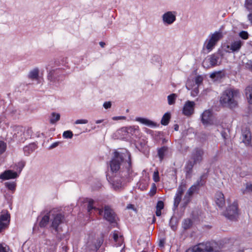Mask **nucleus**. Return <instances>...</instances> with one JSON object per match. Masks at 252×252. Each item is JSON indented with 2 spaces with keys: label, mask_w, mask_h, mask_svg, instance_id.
Masks as SVG:
<instances>
[{
  "label": "nucleus",
  "mask_w": 252,
  "mask_h": 252,
  "mask_svg": "<svg viewBox=\"0 0 252 252\" xmlns=\"http://www.w3.org/2000/svg\"><path fill=\"white\" fill-rule=\"evenodd\" d=\"M192 224L191 220L189 219H185L183 222V227L185 229L189 228Z\"/></svg>",
  "instance_id": "obj_33"
},
{
  "label": "nucleus",
  "mask_w": 252,
  "mask_h": 252,
  "mask_svg": "<svg viewBox=\"0 0 252 252\" xmlns=\"http://www.w3.org/2000/svg\"><path fill=\"white\" fill-rule=\"evenodd\" d=\"M239 36L243 39H247L249 37V34L247 32L242 31L239 33Z\"/></svg>",
  "instance_id": "obj_42"
},
{
  "label": "nucleus",
  "mask_w": 252,
  "mask_h": 252,
  "mask_svg": "<svg viewBox=\"0 0 252 252\" xmlns=\"http://www.w3.org/2000/svg\"><path fill=\"white\" fill-rule=\"evenodd\" d=\"M111 106V103L110 101L105 102L103 104V107L105 109L110 108Z\"/></svg>",
  "instance_id": "obj_51"
},
{
  "label": "nucleus",
  "mask_w": 252,
  "mask_h": 252,
  "mask_svg": "<svg viewBox=\"0 0 252 252\" xmlns=\"http://www.w3.org/2000/svg\"><path fill=\"white\" fill-rule=\"evenodd\" d=\"M164 207V203L162 201H158L156 206L157 210H162Z\"/></svg>",
  "instance_id": "obj_44"
},
{
  "label": "nucleus",
  "mask_w": 252,
  "mask_h": 252,
  "mask_svg": "<svg viewBox=\"0 0 252 252\" xmlns=\"http://www.w3.org/2000/svg\"><path fill=\"white\" fill-rule=\"evenodd\" d=\"M28 77L32 80H37L39 77V69L34 68L31 70L28 74Z\"/></svg>",
  "instance_id": "obj_26"
},
{
  "label": "nucleus",
  "mask_w": 252,
  "mask_h": 252,
  "mask_svg": "<svg viewBox=\"0 0 252 252\" xmlns=\"http://www.w3.org/2000/svg\"><path fill=\"white\" fill-rule=\"evenodd\" d=\"M102 242L101 240H99L97 241V244L95 245L94 248H92L91 249L94 251H97L101 246Z\"/></svg>",
  "instance_id": "obj_46"
},
{
  "label": "nucleus",
  "mask_w": 252,
  "mask_h": 252,
  "mask_svg": "<svg viewBox=\"0 0 252 252\" xmlns=\"http://www.w3.org/2000/svg\"><path fill=\"white\" fill-rule=\"evenodd\" d=\"M192 83H193V81L189 80L188 81L186 84V87L188 90H190L193 88V86H192Z\"/></svg>",
  "instance_id": "obj_50"
},
{
  "label": "nucleus",
  "mask_w": 252,
  "mask_h": 252,
  "mask_svg": "<svg viewBox=\"0 0 252 252\" xmlns=\"http://www.w3.org/2000/svg\"><path fill=\"white\" fill-rule=\"evenodd\" d=\"M59 145V142H55L54 143H53L50 147V149H53V148H54L55 147H56L57 146H58V145Z\"/></svg>",
  "instance_id": "obj_54"
},
{
  "label": "nucleus",
  "mask_w": 252,
  "mask_h": 252,
  "mask_svg": "<svg viewBox=\"0 0 252 252\" xmlns=\"http://www.w3.org/2000/svg\"><path fill=\"white\" fill-rule=\"evenodd\" d=\"M94 201L93 199H88V207H87L88 212L90 213H91L92 211L93 210H94L95 211H97L99 215H101L103 213V210L95 208V207H94Z\"/></svg>",
  "instance_id": "obj_24"
},
{
  "label": "nucleus",
  "mask_w": 252,
  "mask_h": 252,
  "mask_svg": "<svg viewBox=\"0 0 252 252\" xmlns=\"http://www.w3.org/2000/svg\"><path fill=\"white\" fill-rule=\"evenodd\" d=\"M212 116L211 112L209 110H205L202 114V122L205 124H208L211 121Z\"/></svg>",
  "instance_id": "obj_22"
},
{
  "label": "nucleus",
  "mask_w": 252,
  "mask_h": 252,
  "mask_svg": "<svg viewBox=\"0 0 252 252\" xmlns=\"http://www.w3.org/2000/svg\"><path fill=\"white\" fill-rule=\"evenodd\" d=\"M244 5L248 10H252V0H245Z\"/></svg>",
  "instance_id": "obj_38"
},
{
  "label": "nucleus",
  "mask_w": 252,
  "mask_h": 252,
  "mask_svg": "<svg viewBox=\"0 0 252 252\" xmlns=\"http://www.w3.org/2000/svg\"><path fill=\"white\" fill-rule=\"evenodd\" d=\"M128 209H132L133 208V206L131 204H129L127 206Z\"/></svg>",
  "instance_id": "obj_60"
},
{
  "label": "nucleus",
  "mask_w": 252,
  "mask_h": 252,
  "mask_svg": "<svg viewBox=\"0 0 252 252\" xmlns=\"http://www.w3.org/2000/svg\"><path fill=\"white\" fill-rule=\"evenodd\" d=\"M191 250L193 252H213V248L211 243H200L194 246Z\"/></svg>",
  "instance_id": "obj_12"
},
{
  "label": "nucleus",
  "mask_w": 252,
  "mask_h": 252,
  "mask_svg": "<svg viewBox=\"0 0 252 252\" xmlns=\"http://www.w3.org/2000/svg\"><path fill=\"white\" fill-rule=\"evenodd\" d=\"M171 118V115L170 113L167 112L164 114L161 120V124L162 125L166 126L169 123V120Z\"/></svg>",
  "instance_id": "obj_29"
},
{
  "label": "nucleus",
  "mask_w": 252,
  "mask_h": 252,
  "mask_svg": "<svg viewBox=\"0 0 252 252\" xmlns=\"http://www.w3.org/2000/svg\"><path fill=\"white\" fill-rule=\"evenodd\" d=\"M248 19L249 21L252 24V13L248 14Z\"/></svg>",
  "instance_id": "obj_55"
},
{
  "label": "nucleus",
  "mask_w": 252,
  "mask_h": 252,
  "mask_svg": "<svg viewBox=\"0 0 252 252\" xmlns=\"http://www.w3.org/2000/svg\"><path fill=\"white\" fill-rule=\"evenodd\" d=\"M168 151V148L166 146H163L160 148H159L158 150V155L160 159V161H161Z\"/></svg>",
  "instance_id": "obj_27"
},
{
  "label": "nucleus",
  "mask_w": 252,
  "mask_h": 252,
  "mask_svg": "<svg viewBox=\"0 0 252 252\" xmlns=\"http://www.w3.org/2000/svg\"><path fill=\"white\" fill-rule=\"evenodd\" d=\"M159 245H160V246H163V245L162 244L161 242H160V243H159Z\"/></svg>",
  "instance_id": "obj_64"
},
{
  "label": "nucleus",
  "mask_w": 252,
  "mask_h": 252,
  "mask_svg": "<svg viewBox=\"0 0 252 252\" xmlns=\"http://www.w3.org/2000/svg\"><path fill=\"white\" fill-rule=\"evenodd\" d=\"M195 102L188 100L186 102L183 108V114L186 116H190L194 113Z\"/></svg>",
  "instance_id": "obj_15"
},
{
  "label": "nucleus",
  "mask_w": 252,
  "mask_h": 252,
  "mask_svg": "<svg viewBox=\"0 0 252 252\" xmlns=\"http://www.w3.org/2000/svg\"><path fill=\"white\" fill-rule=\"evenodd\" d=\"M174 128L175 130L178 131L179 129V126L177 124H175L174 126Z\"/></svg>",
  "instance_id": "obj_57"
},
{
  "label": "nucleus",
  "mask_w": 252,
  "mask_h": 252,
  "mask_svg": "<svg viewBox=\"0 0 252 252\" xmlns=\"http://www.w3.org/2000/svg\"><path fill=\"white\" fill-rule=\"evenodd\" d=\"M203 77L201 76H197L195 78V83L196 86H199L203 81Z\"/></svg>",
  "instance_id": "obj_41"
},
{
  "label": "nucleus",
  "mask_w": 252,
  "mask_h": 252,
  "mask_svg": "<svg viewBox=\"0 0 252 252\" xmlns=\"http://www.w3.org/2000/svg\"><path fill=\"white\" fill-rule=\"evenodd\" d=\"M221 56H222V55L220 52L208 56L203 62V66L204 67L209 68L219 65L220 63Z\"/></svg>",
  "instance_id": "obj_5"
},
{
  "label": "nucleus",
  "mask_w": 252,
  "mask_h": 252,
  "mask_svg": "<svg viewBox=\"0 0 252 252\" xmlns=\"http://www.w3.org/2000/svg\"><path fill=\"white\" fill-rule=\"evenodd\" d=\"M245 94L250 103L252 104V86H248L245 89Z\"/></svg>",
  "instance_id": "obj_28"
},
{
  "label": "nucleus",
  "mask_w": 252,
  "mask_h": 252,
  "mask_svg": "<svg viewBox=\"0 0 252 252\" xmlns=\"http://www.w3.org/2000/svg\"><path fill=\"white\" fill-rule=\"evenodd\" d=\"M239 215L238 204L234 202L228 206L224 212V216L230 220H235Z\"/></svg>",
  "instance_id": "obj_7"
},
{
  "label": "nucleus",
  "mask_w": 252,
  "mask_h": 252,
  "mask_svg": "<svg viewBox=\"0 0 252 252\" xmlns=\"http://www.w3.org/2000/svg\"><path fill=\"white\" fill-rule=\"evenodd\" d=\"M51 214L50 229L53 233L58 235L62 231L61 225L64 220V216L62 213L57 212L56 210L50 211Z\"/></svg>",
  "instance_id": "obj_3"
},
{
  "label": "nucleus",
  "mask_w": 252,
  "mask_h": 252,
  "mask_svg": "<svg viewBox=\"0 0 252 252\" xmlns=\"http://www.w3.org/2000/svg\"><path fill=\"white\" fill-rule=\"evenodd\" d=\"M4 185L9 190L12 192L15 191L16 187V184L15 182H6L4 183Z\"/></svg>",
  "instance_id": "obj_31"
},
{
  "label": "nucleus",
  "mask_w": 252,
  "mask_h": 252,
  "mask_svg": "<svg viewBox=\"0 0 252 252\" xmlns=\"http://www.w3.org/2000/svg\"><path fill=\"white\" fill-rule=\"evenodd\" d=\"M9 249L6 246L4 247L2 245L0 244V252H9Z\"/></svg>",
  "instance_id": "obj_48"
},
{
  "label": "nucleus",
  "mask_w": 252,
  "mask_h": 252,
  "mask_svg": "<svg viewBox=\"0 0 252 252\" xmlns=\"http://www.w3.org/2000/svg\"><path fill=\"white\" fill-rule=\"evenodd\" d=\"M210 77L212 79H218L222 77V73L221 71H216L212 73Z\"/></svg>",
  "instance_id": "obj_37"
},
{
  "label": "nucleus",
  "mask_w": 252,
  "mask_h": 252,
  "mask_svg": "<svg viewBox=\"0 0 252 252\" xmlns=\"http://www.w3.org/2000/svg\"><path fill=\"white\" fill-rule=\"evenodd\" d=\"M103 121H104V120H99L96 121L95 123L96 124H99V123L103 122Z\"/></svg>",
  "instance_id": "obj_59"
},
{
  "label": "nucleus",
  "mask_w": 252,
  "mask_h": 252,
  "mask_svg": "<svg viewBox=\"0 0 252 252\" xmlns=\"http://www.w3.org/2000/svg\"><path fill=\"white\" fill-rule=\"evenodd\" d=\"M51 214H50V211L45 214L42 218L41 221L39 222V226L41 227H45L49 220H51Z\"/></svg>",
  "instance_id": "obj_25"
},
{
  "label": "nucleus",
  "mask_w": 252,
  "mask_h": 252,
  "mask_svg": "<svg viewBox=\"0 0 252 252\" xmlns=\"http://www.w3.org/2000/svg\"><path fill=\"white\" fill-rule=\"evenodd\" d=\"M222 37L221 32H216L210 36V38L206 40L204 46L210 52L215 46L217 43Z\"/></svg>",
  "instance_id": "obj_6"
},
{
  "label": "nucleus",
  "mask_w": 252,
  "mask_h": 252,
  "mask_svg": "<svg viewBox=\"0 0 252 252\" xmlns=\"http://www.w3.org/2000/svg\"><path fill=\"white\" fill-rule=\"evenodd\" d=\"M136 121L148 126L155 127L156 124L153 121L146 118L138 117L136 118Z\"/></svg>",
  "instance_id": "obj_21"
},
{
  "label": "nucleus",
  "mask_w": 252,
  "mask_h": 252,
  "mask_svg": "<svg viewBox=\"0 0 252 252\" xmlns=\"http://www.w3.org/2000/svg\"><path fill=\"white\" fill-rule=\"evenodd\" d=\"M63 136L64 138H71L73 136V133L72 131L67 130L63 133Z\"/></svg>",
  "instance_id": "obj_40"
},
{
  "label": "nucleus",
  "mask_w": 252,
  "mask_h": 252,
  "mask_svg": "<svg viewBox=\"0 0 252 252\" xmlns=\"http://www.w3.org/2000/svg\"><path fill=\"white\" fill-rule=\"evenodd\" d=\"M161 210H157L156 209V214L157 216L159 217V216H161Z\"/></svg>",
  "instance_id": "obj_56"
},
{
  "label": "nucleus",
  "mask_w": 252,
  "mask_h": 252,
  "mask_svg": "<svg viewBox=\"0 0 252 252\" xmlns=\"http://www.w3.org/2000/svg\"><path fill=\"white\" fill-rule=\"evenodd\" d=\"M243 142L246 146L251 144V134L249 129L246 128L242 130Z\"/></svg>",
  "instance_id": "obj_19"
},
{
  "label": "nucleus",
  "mask_w": 252,
  "mask_h": 252,
  "mask_svg": "<svg viewBox=\"0 0 252 252\" xmlns=\"http://www.w3.org/2000/svg\"><path fill=\"white\" fill-rule=\"evenodd\" d=\"M216 202L220 207H222L225 204V199L221 192H218L216 195Z\"/></svg>",
  "instance_id": "obj_20"
},
{
  "label": "nucleus",
  "mask_w": 252,
  "mask_h": 252,
  "mask_svg": "<svg viewBox=\"0 0 252 252\" xmlns=\"http://www.w3.org/2000/svg\"><path fill=\"white\" fill-rule=\"evenodd\" d=\"M101 215H103L104 218L109 221L113 223L115 221V214L112 209L108 206H105L104 211Z\"/></svg>",
  "instance_id": "obj_14"
},
{
  "label": "nucleus",
  "mask_w": 252,
  "mask_h": 252,
  "mask_svg": "<svg viewBox=\"0 0 252 252\" xmlns=\"http://www.w3.org/2000/svg\"><path fill=\"white\" fill-rule=\"evenodd\" d=\"M155 220H156V219H155V217H154L153 220V222H154L155 221Z\"/></svg>",
  "instance_id": "obj_63"
},
{
  "label": "nucleus",
  "mask_w": 252,
  "mask_h": 252,
  "mask_svg": "<svg viewBox=\"0 0 252 252\" xmlns=\"http://www.w3.org/2000/svg\"><path fill=\"white\" fill-rule=\"evenodd\" d=\"M10 216L8 214H4L0 215V232L6 228L9 223Z\"/></svg>",
  "instance_id": "obj_17"
},
{
  "label": "nucleus",
  "mask_w": 252,
  "mask_h": 252,
  "mask_svg": "<svg viewBox=\"0 0 252 252\" xmlns=\"http://www.w3.org/2000/svg\"><path fill=\"white\" fill-rule=\"evenodd\" d=\"M177 95L175 94H172L167 97L168 103L169 105H173L175 102Z\"/></svg>",
  "instance_id": "obj_34"
},
{
  "label": "nucleus",
  "mask_w": 252,
  "mask_h": 252,
  "mask_svg": "<svg viewBox=\"0 0 252 252\" xmlns=\"http://www.w3.org/2000/svg\"><path fill=\"white\" fill-rule=\"evenodd\" d=\"M60 119V115L59 113H56L55 112H53L51 114V117L50 119V122L51 124H55L57 122H58Z\"/></svg>",
  "instance_id": "obj_32"
},
{
  "label": "nucleus",
  "mask_w": 252,
  "mask_h": 252,
  "mask_svg": "<svg viewBox=\"0 0 252 252\" xmlns=\"http://www.w3.org/2000/svg\"><path fill=\"white\" fill-rule=\"evenodd\" d=\"M18 176L16 172L11 170H7L0 174V179L3 180L15 179Z\"/></svg>",
  "instance_id": "obj_18"
},
{
  "label": "nucleus",
  "mask_w": 252,
  "mask_h": 252,
  "mask_svg": "<svg viewBox=\"0 0 252 252\" xmlns=\"http://www.w3.org/2000/svg\"><path fill=\"white\" fill-rule=\"evenodd\" d=\"M243 44V42L240 40H234L230 43V45H227L225 48L226 52H238L240 51L242 46Z\"/></svg>",
  "instance_id": "obj_13"
},
{
  "label": "nucleus",
  "mask_w": 252,
  "mask_h": 252,
  "mask_svg": "<svg viewBox=\"0 0 252 252\" xmlns=\"http://www.w3.org/2000/svg\"><path fill=\"white\" fill-rule=\"evenodd\" d=\"M153 180L155 182H158L159 181V174L158 170L154 172Z\"/></svg>",
  "instance_id": "obj_43"
},
{
  "label": "nucleus",
  "mask_w": 252,
  "mask_h": 252,
  "mask_svg": "<svg viewBox=\"0 0 252 252\" xmlns=\"http://www.w3.org/2000/svg\"><path fill=\"white\" fill-rule=\"evenodd\" d=\"M186 188V184L184 182H182L178 188L177 193L183 195L185 189Z\"/></svg>",
  "instance_id": "obj_36"
},
{
  "label": "nucleus",
  "mask_w": 252,
  "mask_h": 252,
  "mask_svg": "<svg viewBox=\"0 0 252 252\" xmlns=\"http://www.w3.org/2000/svg\"><path fill=\"white\" fill-rule=\"evenodd\" d=\"M174 11H168L162 16V21L164 24L171 25L176 20V14Z\"/></svg>",
  "instance_id": "obj_16"
},
{
  "label": "nucleus",
  "mask_w": 252,
  "mask_h": 252,
  "mask_svg": "<svg viewBox=\"0 0 252 252\" xmlns=\"http://www.w3.org/2000/svg\"><path fill=\"white\" fill-rule=\"evenodd\" d=\"M238 95L239 91L237 90L227 89L222 93L220 100V103L224 107L234 108L237 105L236 98Z\"/></svg>",
  "instance_id": "obj_2"
},
{
  "label": "nucleus",
  "mask_w": 252,
  "mask_h": 252,
  "mask_svg": "<svg viewBox=\"0 0 252 252\" xmlns=\"http://www.w3.org/2000/svg\"><path fill=\"white\" fill-rule=\"evenodd\" d=\"M112 119L113 120H125L126 117L125 116L114 117Z\"/></svg>",
  "instance_id": "obj_52"
},
{
  "label": "nucleus",
  "mask_w": 252,
  "mask_h": 252,
  "mask_svg": "<svg viewBox=\"0 0 252 252\" xmlns=\"http://www.w3.org/2000/svg\"><path fill=\"white\" fill-rule=\"evenodd\" d=\"M6 149V144L3 141H0V155L3 153Z\"/></svg>",
  "instance_id": "obj_39"
},
{
  "label": "nucleus",
  "mask_w": 252,
  "mask_h": 252,
  "mask_svg": "<svg viewBox=\"0 0 252 252\" xmlns=\"http://www.w3.org/2000/svg\"><path fill=\"white\" fill-rule=\"evenodd\" d=\"M99 45H100V46L101 47H104V45H105V43L103 42H99Z\"/></svg>",
  "instance_id": "obj_58"
},
{
  "label": "nucleus",
  "mask_w": 252,
  "mask_h": 252,
  "mask_svg": "<svg viewBox=\"0 0 252 252\" xmlns=\"http://www.w3.org/2000/svg\"><path fill=\"white\" fill-rule=\"evenodd\" d=\"M202 178L203 176H201L199 179H198L196 182L188 189L184 197V200H185L186 204L188 203L190 197L193 194L196 189H198L199 187L204 185V182L202 180Z\"/></svg>",
  "instance_id": "obj_10"
},
{
  "label": "nucleus",
  "mask_w": 252,
  "mask_h": 252,
  "mask_svg": "<svg viewBox=\"0 0 252 252\" xmlns=\"http://www.w3.org/2000/svg\"><path fill=\"white\" fill-rule=\"evenodd\" d=\"M118 238H119V235L118 234L115 232L113 234V239L115 241L117 242L118 240Z\"/></svg>",
  "instance_id": "obj_53"
},
{
  "label": "nucleus",
  "mask_w": 252,
  "mask_h": 252,
  "mask_svg": "<svg viewBox=\"0 0 252 252\" xmlns=\"http://www.w3.org/2000/svg\"><path fill=\"white\" fill-rule=\"evenodd\" d=\"M236 252H244L243 250H239L237 251Z\"/></svg>",
  "instance_id": "obj_62"
},
{
  "label": "nucleus",
  "mask_w": 252,
  "mask_h": 252,
  "mask_svg": "<svg viewBox=\"0 0 252 252\" xmlns=\"http://www.w3.org/2000/svg\"><path fill=\"white\" fill-rule=\"evenodd\" d=\"M186 252H193V251H192V250H191V248H189V249H188Z\"/></svg>",
  "instance_id": "obj_61"
},
{
  "label": "nucleus",
  "mask_w": 252,
  "mask_h": 252,
  "mask_svg": "<svg viewBox=\"0 0 252 252\" xmlns=\"http://www.w3.org/2000/svg\"><path fill=\"white\" fill-rule=\"evenodd\" d=\"M245 189H242L243 194H247L252 192V183L251 182L246 183L245 185Z\"/></svg>",
  "instance_id": "obj_30"
},
{
  "label": "nucleus",
  "mask_w": 252,
  "mask_h": 252,
  "mask_svg": "<svg viewBox=\"0 0 252 252\" xmlns=\"http://www.w3.org/2000/svg\"><path fill=\"white\" fill-rule=\"evenodd\" d=\"M36 148L37 146L34 143H31L29 145L25 146L23 148L25 155L26 156L30 155L36 149Z\"/></svg>",
  "instance_id": "obj_23"
},
{
  "label": "nucleus",
  "mask_w": 252,
  "mask_h": 252,
  "mask_svg": "<svg viewBox=\"0 0 252 252\" xmlns=\"http://www.w3.org/2000/svg\"><path fill=\"white\" fill-rule=\"evenodd\" d=\"M25 165V162L24 161H20L18 164V168L19 169V172H20L23 167Z\"/></svg>",
  "instance_id": "obj_49"
},
{
  "label": "nucleus",
  "mask_w": 252,
  "mask_h": 252,
  "mask_svg": "<svg viewBox=\"0 0 252 252\" xmlns=\"http://www.w3.org/2000/svg\"><path fill=\"white\" fill-rule=\"evenodd\" d=\"M182 197V195L176 193L175 198H174V206L176 208H177L178 206V205L181 200Z\"/></svg>",
  "instance_id": "obj_35"
},
{
  "label": "nucleus",
  "mask_w": 252,
  "mask_h": 252,
  "mask_svg": "<svg viewBox=\"0 0 252 252\" xmlns=\"http://www.w3.org/2000/svg\"><path fill=\"white\" fill-rule=\"evenodd\" d=\"M88 123V121L86 119H80L75 121V124H86Z\"/></svg>",
  "instance_id": "obj_47"
},
{
  "label": "nucleus",
  "mask_w": 252,
  "mask_h": 252,
  "mask_svg": "<svg viewBox=\"0 0 252 252\" xmlns=\"http://www.w3.org/2000/svg\"><path fill=\"white\" fill-rule=\"evenodd\" d=\"M110 166L112 172L120 170L121 174L124 173V177L130 175L132 173L130 153L126 150L124 152H115Z\"/></svg>",
  "instance_id": "obj_1"
},
{
  "label": "nucleus",
  "mask_w": 252,
  "mask_h": 252,
  "mask_svg": "<svg viewBox=\"0 0 252 252\" xmlns=\"http://www.w3.org/2000/svg\"><path fill=\"white\" fill-rule=\"evenodd\" d=\"M15 130V132L13 135V138H15L19 142H23L29 136V130H27L25 127L17 126Z\"/></svg>",
  "instance_id": "obj_9"
},
{
  "label": "nucleus",
  "mask_w": 252,
  "mask_h": 252,
  "mask_svg": "<svg viewBox=\"0 0 252 252\" xmlns=\"http://www.w3.org/2000/svg\"><path fill=\"white\" fill-rule=\"evenodd\" d=\"M204 154V150L201 148L197 147L192 151L191 153V159L193 161H190L188 162L186 167L188 172L192 170L195 164L200 163L202 161Z\"/></svg>",
  "instance_id": "obj_4"
},
{
  "label": "nucleus",
  "mask_w": 252,
  "mask_h": 252,
  "mask_svg": "<svg viewBox=\"0 0 252 252\" xmlns=\"http://www.w3.org/2000/svg\"><path fill=\"white\" fill-rule=\"evenodd\" d=\"M121 179H120V177L118 176H116L113 177L112 179H110V182L112 185L113 189L115 190H120L123 186V182L125 179L128 178L130 175H128L126 177H124V173H122L121 174Z\"/></svg>",
  "instance_id": "obj_11"
},
{
  "label": "nucleus",
  "mask_w": 252,
  "mask_h": 252,
  "mask_svg": "<svg viewBox=\"0 0 252 252\" xmlns=\"http://www.w3.org/2000/svg\"><path fill=\"white\" fill-rule=\"evenodd\" d=\"M199 93L198 87L195 86L193 90L191 92V95L192 96H195L197 95Z\"/></svg>",
  "instance_id": "obj_45"
},
{
  "label": "nucleus",
  "mask_w": 252,
  "mask_h": 252,
  "mask_svg": "<svg viewBox=\"0 0 252 252\" xmlns=\"http://www.w3.org/2000/svg\"><path fill=\"white\" fill-rule=\"evenodd\" d=\"M62 71L59 68L50 70L47 76L48 80L53 83H56L63 80L64 76L62 73Z\"/></svg>",
  "instance_id": "obj_8"
}]
</instances>
